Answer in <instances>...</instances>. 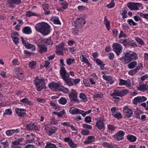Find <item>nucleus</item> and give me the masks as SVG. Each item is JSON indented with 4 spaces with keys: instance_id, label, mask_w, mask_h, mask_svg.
Instances as JSON below:
<instances>
[{
    "instance_id": "nucleus-1",
    "label": "nucleus",
    "mask_w": 148,
    "mask_h": 148,
    "mask_svg": "<svg viewBox=\"0 0 148 148\" xmlns=\"http://www.w3.org/2000/svg\"><path fill=\"white\" fill-rule=\"evenodd\" d=\"M35 27L37 31L41 33L43 36L48 34L51 31L50 26L45 22H42L37 24Z\"/></svg>"
},
{
    "instance_id": "nucleus-2",
    "label": "nucleus",
    "mask_w": 148,
    "mask_h": 148,
    "mask_svg": "<svg viewBox=\"0 0 148 148\" xmlns=\"http://www.w3.org/2000/svg\"><path fill=\"white\" fill-rule=\"evenodd\" d=\"M60 76L64 83L69 86H73V79L70 78L69 73H67L64 67H61L60 70Z\"/></svg>"
},
{
    "instance_id": "nucleus-3",
    "label": "nucleus",
    "mask_w": 148,
    "mask_h": 148,
    "mask_svg": "<svg viewBox=\"0 0 148 148\" xmlns=\"http://www.w3.org/2000/svg\"><path fill=\"white\" fill-rule=\"evenodd\" d=\"M137 55L134 52L132 53L130 51L126 53L124 56L119 58V60L124 62L125 64L130 63L132 60H136Z\"/></svg>"
},
{
    "instance_id": "nucleus-4",
    "label": "nucleus",
    "mask_w": 148,
    "mask_h": 148,
    "mask_svg": "<svg viewBox=\"0 0 148 148\" xmlns=\"http://www.w3.org/2000/svg\"><path fill=\"white\" fill-rule=\"evenodd\" d=\"M45 80V79L44 78L39 79L38 76L36 77L34 82L37 91H40L45 88V83L44 81Z\"/></svg>"
},
{
    "instance_id": "nucleus-5",
    "label": "nucleus",
    "mask_w": 148,
    "mask_h": 148,
    "mask_svg": "<svg viewBox=\"0 0 148 148\" xmlns=\"http://www.w3.org/2000/svg\"><path fill=\"white\" fill-rule=\"evenodd\" d=\"M119 42L122 44L125 47L127 45L131 46L133 47H136L137 45L135 43H132V41L129 40L128 39H125L124 40L120 39Z\"/></svg>"
},
{
    "instance_id": "nucleus-6",
    "label": "nucleus",
    "mask_w": 148,
    "mask_h": 148,
    "mask_svg": "<svg viewBox=\"0 0 148 148\" xmlns=\"http://www.w3.org/2000/svg\"><path fill=\"white\" fill-rule=\"evenodd\" d=\"M142 5V4L141 3L129 2L127 3V6L131 10H138L139 7Z\"/></svg>"
},
{
    "instance_id": "nucleus-7",
    "label": "nucleus",
    "mask_w": 148,
    "mask_h": 148,
    "mask_svg": "<svg viewBox=\"0 0 148 148\" xmlns=\"http://www.w3.org/2000/svg\"><path fill=\"white\" fill-rule=\"evenodd\" d=\"M112 47L113 50L116 53V55L119 56L123 49L122 46L119 43H114Z\"/></svg>"
},
{
    "instance_id": "nucleus-8",
    "label": "nucleus",
    "mask_w": 148,
    "mask_h": 148,
    "mask_svg": "<svg viewBox=\"0 0 148 148\" xmlns=\"http://www.w3.org/2000/svg\"><path fill=\"white\" fill-rule=\"evenodd\" d=\"M71 92L69 95V97L71 102L73 101L79 103L77 99V93L74 89L71 90Z\"/></svg>"
},
{
    "instance_id": "nucleus-9",
    "label": "nucleus",
    "mask_w": 148,
    "mask_h": 148,
    "mask_svg": "<svg viewBox=\"0 0 148 148\" xmlns=\"http://www.w3.org/2000/svg\"><path fill=\"white\" fill-rule=\"evenodd\" d=\"M86 23L85 19L82 18L77 19L75 23L74 24L75 27H77L78 28H82Z\"/></svg>"
},
{
    "instance_id": "nucleus-10",
    "label": "nucleus",
    "mask_w": 148,
    "mask_h": 148,
    "mask_svg": "<svg viewBox=\"0 0 148 148\" xmlns=\"http://www.w3.org/2000/svg\"><path fill=\"white\" fill-rule=\"evenodd\" d=\"M128 92V90L127 89L121 90H115L113 93L112 94L111 96H114L123 97Z\"/></svg>"
},
{
    "instance_id": "nucleus-11",
    "label": "nucleus",
    "mask_w": 148,
    "mask_h": 148,
    "mask_svg": "<svg viewBox=\"0 0 148 148\" xmlns=\"http://www.w3.org/2000/svg\"><path fill=\"white\" fill-rule=\"evenodd\" d=\"M104 120L102 118H99L97 119V122L96 123V126L99 129L101 130L105 128L104 123Z\"/></svg>"
},
{
    "instance_id": "nucleus-12",
    "label": "nucleus",
    "mask_w": 148,
    "mask_h": 148,
    "mask_svg": "<svg viewBox=\"0 0 148 148\" xmlns=\"http://www.w3.org/2000/svg\"><path fill=\"white\" fill-rule=\"evenodd\" d=\"M21 38L22 43L26 48L32 49V50L33 51L35 50L36 47L34 45L29 44L28 42L26 41L23 37H21Z\"/></svg>"
},
{
    "instance_id": "nucleus-13",
    "label": "nucleus",
    "mask_w": 148,
    "mask_h": 148,
    "mask_svg": "<svg viewBox=\"0 0 148 148\" xmlns=\"http://www.w3.org/2000/svg\"><path fill=\"white\" fill-rule=\"evenodd\" d=\"M147 98L144 96H138L134 98L132 100L133 104L137 105L138 103H140L145 101Z\"/></svg>"
},
{
    "instance_id": "nucleus-14",
    "label": "nucleus",
    "mask_w": 148,
    "mask_h": 148,
    "mask_svg": "<svg viewBox=\"0 0 148 148\" xmlns=\"http://www.w3.org/2000/svg\"><path fill=\"white\" fill-rule=\"evenodd\" d=\"M26 111L24 109L17 108L15 109L16 114L20 117H23L26 115Z\"/></svg>"
},
{
    "instance_id": "nucleus-15",
    "label": "nucleus",
    "mask_w": 148,
    "mask_h": 148,
    "mask_svg": "<svg viewBox=\"0 0 148 148\" xmlns=\"http://www.w3.org/2000/svg\"><path fill=\"white\" fill-rule=\"evenodd\" d=\"M125 133L123 131L120 130L115 134L113 136L117 140H120L123 139Z\"/></svg>"
},
{
    "instance_id": "nucleus-16",
    "label": "nucleus",
    "mask_w": 148,
    "mask_h": 148,
    "mask_svg": "<svg viewBox=\"0 0 148 148\" xmlns=\"http://www.w3.org/2000/svg\"><path fill=\"white\" fill-rule=\"evenodd\" d=\"M61 86L60 84L55 82L51 83L49 85V88L52 90H59L60 89Z\"/></svg>"
},
{
    "instance_id": "nucleus-17",
    "label": "nucleus",
    "mask_w": 148,
    "mask_h": 148,
    "mask_svg": "<svg viewBox=\"0 0 148 148\" xmlns=\"http://www.w3.org/2000/svg\"><path fill=\"white\" fill-rule=\"evenodd\" d=\"M123 111L124 114L127 116V117H131L133 114L132 110L128 108L126 106L124 107Z\"/></svg>"
},
{
    "instance_id": "nucleus-18",
    "label": "nucleus",
    "mask_w": 148,
    "mask_h": 148,
    "mask_svg": "<svg viewBox=\"0 0 148 148\" xmlns=\"http://www.w3.org/2000/svg\"><path fill=\"white\" fill-rule=\"evenodd\" d=\"M27 130H38V127L35 126L33 123H31L29 124H27L25 127Z\"/></svg>"
},
{
    "instance_id": "nucleus-19",
    "label": "nucleus",
    "mask_w": 148,
    "mask_h": 148,
    "mask_svg": "<svg viewBox=\"0 0 148 148\" xmlns=\"http://www.w3.org/2000/svg\"><path fill=\"white\" fill-rule=\"evenodd\" d=\"M45 129L47 131L48 134L49 136H51L55 133L56 131L57 130L54 127H46Z\"/></svg>"
},
{
    "instance_id": "nucleus-20",
    "label": "nucleus",
    "mask_w": 148,
    "mask_h": 148,
    "mask_svg": "<svg viewBox=\"0 0 148 148\" xmlns=\"http://www.w3.org/2000/svg\"><path fill=\"white\" fill-rule=\"evenodd\" d=\"M38 47L39 48V52L41 54L46 52L47 51V47L45 45L40 44H38Z\"/></svg>"
},
{
    "instance_id": "nucleus-21",
    "label": "nucleus",
    "mask_w": 148,
    "mask_h": 148,
    "mask_svg": "<svg viewBox=\"0 0 148 148\" xmlns=\"http://www.w3.org/2000/svg\"><path fill=\"white\" fill-rule=\"evenodd\" d=\"M8 2L10 7H13L14 4L18 5L21 2V0H8Z\"/></svg>"
},
{
    "instance_id": "nucleus-22",
    "label": "nucleus",
    "mask_w": 148,
    "mask_h": 148,
    "mask_svg": "<svg viewBox=\"0 0 148 148\" xmlns=\"http://www.w3.org/2000/svg\"><path fill=\"white\" fill-rule=\"evenodd\" d=\"M81 55H82L80 56V59L81 61L82 62H84L85 63H87L88 66H91V65L90 63L88 60L87 59L86 56L83 55L82 53H81Z\"/></svg>"
},
{
    "instance_id": "nucleus-23",
    "label": "nucleus",
    "mask_w": 148,
    "mask_h": 148,
    "mask_svg": "<svg viewBox=\"0 0 148 148\" xmlns=\"http://www.w3.org/2000/svg\"><path fill=\"white\" fill-rule=\"evenodd\" d=\"M20 101L23 103H25L28 105L32 106L33 105V103L29 101V99L27 98H25L20 100Z\"/></svg>"
},
{
    "instance_id": "nucleus-24",
    "label": "nucleus",
    "mask_w": 148,
    "mask_h": 148,
    "mask_svg": "<svg viewBox=\"0 0 148 148\" xmlns=\"http://www.w3.org/2000/svg\"><path fill=\"white\" fill-rule=\"evenodd\" d=\"M102 77L103 79L109 82L110 84H112L114 82V80H112V77L110 76L103 75Z\"/></svg>"
},
{
    "instance_id": "nucleus-25",
    "label": "nucleus",
    "mask_w": 148,
    "mask_h": 148,
    "mask_svg": "<svg viewBox=\"0 0 148 148\" xmlns=\"http://www.w3.org/2000/svg\"><path fill=\"white\" fill-rule=\"evenodd\" d=\"M79 109L75 108L74 107L71 108L69 111V112L73 114H79Z\"/></svg>"
},
{
    "instance_id": "nucleus-26",
    "label": "nucleus",
    "mask_w": 148,
    "mask_h": 148,
    "mask_svg": "<svg viewBox=\"0 0 148 148\" xmlns=\"http://www.w3.org/2000/svg\"><path fill=\"white\" fill-rule=\"evenodd\" d=\"M23 32L26 34H29L31 33L32 31L31 28L29 26L24 27L22 30Z\"/></svg>"
},
{
    "instance_id": "nucleus-27",
    "label": "nucleus",
    "mask_w": 148,
    "mask_h": 148,
    "mask_svg": "<svg viewBox=\"0 0 148 148\" xmlns=\"http://www.w3.org/2000/svg\"><path fill=\"white\" fill-rule=\"evenodd\" d=\"M95 139V137L93 136H90L88 137L87 140L84 142L86 144H88L94 142Z\"/></svg>"
},
{
    "instance_id": "nucleus-28",
    "label": "nucleus",
    "mask_w": 148,
    "mask_h": 148,
    "mask_svg": "<svg viewBox=\"0 0 148 148\" xmlns=\"http://www.w3.org/2000/svg\"><path fill=\"white\" fill-rule=\"evenodd\" d=\"M138 89L140 91H145L148 89V86L146 84H143L140 85L138 87Z\"/></svg>"
},
{
    "instance_id": "nucleus-29",
    "label": "nucleus",
    "mask_w": 148,
    "mask_h": 148,
    "mask_svg": "<svg viewBox=\"0 0 148 148\" xmlns=\"http://www.w3.org/2000/svg\"><path fill=\"white\" fill-rule=\"evenodd\" d=\"M127 138L128 140L132 142H135L136 140V136L131 134L127 135Z\"/></svg>"
},
{
    "instance_id": "nucleus-30",
    "label": "nucleus",
    "mask_w": 148,
    "mask_h": 148,
    "mask_svg": "<svg viewBox=\"0 0 148 148\" xmlns=\"http://www.w3.org/2000/svg\"><path fill=\"white\" fill-rule=\"evenodd\" d=\"M23 74V71H21L17 74H15V75H14V76L19 79L21 80L23 78L24 75Z\"/></svg>"
},
{
    "instance_id": "nucleus-31",
    "label": "nucleus",
    "mask_w": 148,
    "mask_h": 148,
    "mask_svg": "<svg viewBox=\"0 0 148 148\" xmlns=\"http://www.w3.org/2000/svg\"><path fill=\"white\" fill-rule=\"evenodd\" d=\"M52 113L58 115V117L60 118L62 117V115L65 113V112L64 110H63L59 112H53Z\"/></svg>"
},
{
    "instance_id": "nucleus-32",
    "label": "nucleus",
    "mask_w": 148,
    "mask_h": 148,
    "mask_svg": "<svg viewBox=\"0 0 148 148\" xmlns=\"http://www.w3.org/2000/svg\"><path fill=\"white\" fill-rule=\"evenodd\" d=\"M137 64L136 62L133 61L128 64V66L129 69H132L136 66Z\"/></svg>"
},
{
    "instance_id": "nucleus-33",
    "label": "nucleus",
    "mask_w": 148,
    "mask_h": 148,
    "mask_svg": "<svg viewBox=\"0 0 148 148\" xmlns=\"http://www.w3.org/2000/svg\"><path fill=\"white\" fill-rule=\"evenodd\" d=\"M104 24L106 25L108 30H109L110 28L109 21L106 18V17L104 18Z\"/></svg>"
},
{
    "instance_id": "nucleus-34",
    "label": "nucleus",
    "mask_w": 148,
    "mask_h": 148,
    "mask_svg": "<svg viewBox=\"0 0 148 148\" xmlns=\"http://www.w3.org/2000/svg\"><path fill=\"white\" fill-rule=\"evenodd\" d=\"M142 113L143 112L142 111L138 108H137L136 110L134 112L135 116L137 118H138L139 119H140V117H139V115L140 114H142Z\"/></svg>"
},
{
    "instance_id": "nucleus-35",
    "label": "nucleus",
    "mask_w": 148,
    "mask_h": 148,
    "mask_svg": "<svg viewBox=\"0 0 148 148\" xmlns=\"http://www.w3.org/2000/svg\"><path fill=\"white\" fill-rule=\"evenodd\" d=\"M45 148H58L55 145L53 144L48 142L47 143Z\"/></svg>"
},
{
    "instance_id": "nucleus-36",
    "label": "nucleus",
    "mask_w": 148,
    "mask_h": 148,
    "mask_svg": "<svg viewBox=\"0 0 148 148\" xmlns=\"http://www.w3.org/2000/svg\"><path fill=\"white\" fill-rule=\"evenodd\" d=\"M127 11V9L126 7L124 8H123V12L121 13V15L122 16V18L125 19L127 17V16L126 15Z\"/></svg>"
},
{
    "instance_id": "nucleus-37",
    "label": "nucleus",
    "mask_w": 148,
    "mask_h": 148,
    "mask_svg": "<svg viewBox=\"0 0 148 148\" xmlns=\"http://www.w3.org/2000/svg\"><path fill=\"white\" fill-rule=\"evenodd\" d=\"M36 64V62L32 61L29 62V67L32 69L34 68Z\"/></svg>"
},
{
    "instance_id": "nucleus-38",
    "label": "nucleus",
    "mask_w": 148,
    "mask_h": 148,
    "mask_svg": "<svg viewBox=\"0 0 148 148\" xmlns=\"http://www.w3.org/2000/svg\"><path fill=\"white\" fill-rule=\"evenodd\" d=\"M147 8V9L148 10V7ZM138 14L142 18H144L145 19L148 20V13H145V14H144L142 12H138Z\"/></svg>"
},
{
    "instance_id": "nucleus-39",
    "label": "nucleus",
    "mask_w": 148,
    "mask_h": 148,
    "mask_svg": "<svg viewBox=\"0 0 148 148\" xmlns=\"http://www.w3.org/2000/svg\"><path fill=\"white\" fill-rule=\"evenodd\" d=\"M75 27V28H73V32L75 35H77L79 30L82 28H78L77 27Z\"/></svg>"
},
{
    "instance_id": "nucleus-40",
    "label": "nucleus",
    "mask_w": 148,
    "mask_h": 148,
    "mask_svg": "<svg viewBox=\"0 0 148 148\" xmlns=\"http://www.w3.org/2000/svg\"><path fill=\"white\" fill-rule=\"evenodd\" d=\"M135 40L139 44L141 45H144L145 44L143 41L140 38L138 37H136L135 38Z\"/></svg>"
},
{
    "instance_id": "nucleus-41",
    "label": "nucleus",
    "mask_w": 148,
    "mask_h": 148,
    "mask_svg": "<svg viewBox=\"0 0 148 148\" xmlns=\"http://www.w3.org/2000/svg\"><path fill=\"white\" fill-rule=\"evenodd\" d=\"M59 102L62 105L65 104L67 102L66 99L62 97L59 100Z\"/></svg>"
},
{
    "instance_id": "nucleus-42",
    "label": "nucleus",
    "mask_w": 148,
    "mask_h": 148,
    "mask_svg": "<svg viewBox=\"0 0 148 148\" xmlns=\"http://www.w3.org/2000/svg\"><path fill=\"white\" fill-rule=\"evenodd\" d=\"M79 97L82 99H83V101L84 102H86L87 100V97L85 94L84 93H80L79 96Z\"/></svg>"
},
{
    "instance_id": "nucleus-43",
    "label": "nucleus",
    "mask_w": 148,
    "mask_h": 148,
    "mask_svg": "<svg viewBox=\"0 0 148 148\" xmlns=\"http://www.w3.org/2000/svg\"><path fill=\"white\" fill-rule=\"evenodd\" d=\"M12 111L11 109H7L5 110V112L3 114V116L5 115H11L12 114Z\"/></svg>"
},
{
    "instance_id": "nucleus-44",
    "label": "nucleus",
    "mask_w": 148,
    "mask_h": 148,
    "mask_svg": "<svg viewBox=\"0 0 148 148\" xmlns=\"http://www.w3.org/2000/svg\"><path fill=\"white\" fill-rule=\"evenodd\" d=\"M50 105L53 108H54L55 110H59V106H58V105L56 104L55 103H53L52 102H51L50 103Z\"/></svg>"
},
{
    "instance_id": "nucleus-45",
    "label": "nucleus",
    "mask_w": 148,
    "mask_h": 148,
    "mask_svg": "<svg viewBox=\"0 0 148 148\" xmlns=\"http://www.w3.org/2000/svg\"><path fill=\"white\" fill-rule=\"evenodd\" d=\"M75 61V60L74 59H72L71 58H67L66 60L67 64L68 65H71L74 61Z\"/></svg>"
},
{
    "instance_id": "nucleus-46",
    "label": "nucleus",
    "mask_w": 148,
    "mask_h": 148,
    "mask_svg": "<svg viewBox=\"0 0 148 148\" xmlns=\"http://www.w3.org/2000/svg\"><path fill=\"white\" fill-rule=\"evenodd\" d=\"M53 21L55 24H61V23L58 17H56L53 18Z\"/></svg>"
},
{
    "instance_id": "nucleus-47",
    "label": "nucleus",
    "mask_w": 148,
    "mask_h": 148,
    "mask_svg": "<svg viewBox=\"0 0 148 148\" xmlns=\"http://www.w3.org/2000/svg\"><path fill=\"white\" fill-rule=\"evenodd\" d=\"M21 71H23L19 67H17L15 68L14 71V75H15V74H17Z\"/></svg>"
},
{
    "instance_id": "nucleus-48",
    "label": "nucleus",
    "mask_w": 148,
    "mask_h": 148,
    "mask_svg": "<svg viewBox=\"0 0 148 148\" xmlns=\"http://www.w3.org/2000/svg\"><path fill=\"white\" fill-rule=\"evenodd\" d=\"M14 132L13 130H8L6 131V134L8 136H11L14 133Z\"/></svg>"
},
{
    "instance_id": "nucleus-49",
    "label": "nucleus",
    "mask_w": 148,
    "mask_h": 148,
    "mask_svg": "<svg viewBox=\"0 0 148 148\" xmlns=\"http://www.w3.org/2000/svg\"><path fill=\"white\" fill-rule=\"evenodd\" d=\"M112 115L114 117L118 119H121L122 117V115L120 113H117L116 114H112Z\"/></svg>"
},
{
    "instance_id": "nucleus-50",
    "label": "nucleus",
    "mask_w": 148,
    "mask_h": 148,
    "mask_svg": "<svg viewBox=\"0 0 148 148\" xmlns=\"http://www.w3.org/2000/svg\"><path fill=\"white\" fill-rule=\"evenodd\" d=\"M11 38L13 39V42L16 44L17 45L18 43L19 39L18 37L12 36Z\"/></svg>"
},
{
    "instance_id": "nucleus-51",
    "label": "nucleus",
    "mask_w": 148,
    "mask_h": 148,
    "mask_svg": "<svg viewBox=\"0 0 148 148\" xmlns=\"http://www.w3.org/2000/svg\"><path fill=\"white\" fill-rule=\"evenodd\" d=\"M36 15V14L31 12L30 11H27L26 12V16L28 17H30L32 16Z\"/></svg>"
},
{
    "instance_id": "nucleus-52",
    "label": "nucleus",
    "mask_w": 148,
    "mask_h": 148,
    "mask_svg": "<svg viewBox=\"0 0 148 148\" xmlns=\"http://www.w3.org/2000/svg\"><path fill=\"white\" fill-rule=\"evenodd\" d=\"M115 5V3L114 2V0L111 1V2L108 4L107 6L109 8H113Z\"/></svg>"
},
{
    "instance_id": "nucleus-53",
    "label": "nucleus",
    "mask_w": 148,
    "mask_h": 148,
    "mask_svg": "<svg viewBox=\"0 0 148 148\" xmlns=\"http://www.w3.org/2000/svg\"><path fill=\"white\" fill-rule=\"evenodd\" d=\"M127 22L130 25H132L133 26H135L137 24V23H135L132 19H128L127 21Z\"/></svg>"
},
{
    "instance_id": "nucleus-54",
    "label": "nucleus",
    "mask_w": 148,
    "mask_h": 148,
    "mask_svg": "<svg viewBox=\"0 0 148 148\" xmlns=\"http://www.w3.org/2000/svg\"><path fill=\"white\" fill-rule=\"evenodd\" d=\"M62 87L63 88H60V89L59 90L62 91L65 93H68L69 90L67 88H65L63 86H62Z\"/></svg>"
},
{
    "instance_id": "nucleus-55",
    "label": "nucleus",
    "mask_w": 148,
    "mask_h": 148,
    "mask_svg": "<svg viewBox=\"0 0 148 148\" xmlns=\"http://www.w3.org/2000/svg\"><path fill=\"white\" fill-rule=\"evenodd\" d=\"M83 127L84 128L87 129L89 130H91L92 129V127L91 125L86 124H84L83 125Z\"/></svg>"
},
{
    "instance_id": "nucleus-56",
    "label": "nucleus",
    "mask_w": 148,
    "mask_h": 148,
    "mask_svg": "<svg viewBox=\"0 0 148 148\" xmlns=\"http://www.w3.org/2000/svg\"><path fill=\"white\" fill-rule=\"evenodd\" d=\"M47 39H43V38H40L39 39L38 41L40 43H46L47 42Z\"/></svg>"
},
{
    "instance_id": "nucleus-57",
    "label": "nucleus",
    "mask_w": 148,
    "mask_h": 148,
    "mask_svg": "<svg viewBox=\"0 0 148 148\" xmlns=\"http://www.w3.org/2000/svg\"><path fill=\"white\" fill-rule=\"evenodd\" d=\"M73 79V85L74 84H78L80 81V79L79 78H77L75 79Z\"/></svg>"
},
{
    "instance_id": "nucleus-58",
    "label": "nucleus",
    "mask_w": 148,
    "mask_h": 148,
    "mask_svg": "<svg viewBox=\"0 0 148 148\" xmlns=\"http://www.w3.org/2000/svg\"><path fill=\"white\" fill-rule=\"evenodd\" d=\"M138 71L135 69L133 70H130L129 72L128 73L130 75H133L135 74Z\"/></svg>"
},
{
    "instance_id": "nucleus-59",
    "label": "nucleus",
    "mask_w": 148,
    "mask_h": 148,
    "mask_svg": "<svg viewBox=\"0 0 148 148\" xmlns=\"http://www.w3.org/2000/svg\"><path fill=\"white\" fill-rule=\"evenodd\" d=\"M89 133V131L87 130H83L82 131V134L84 135H88Z\"/></svg>"
},
{
    "instance_id": "nucleus-60",
    "label": "nucleus",
    "mask_w": 148,
    "mask_h": 148,
    "mask_svg": "<svg viewBox=\"0 0 148 148\" xmlns=\"http://www.w3.org/2000/svg\"><path fill=\"white\" fill-rule=\"evenodd\" d=\"M68 143L70 147H72L75 148L77 146V145L74 144L71 140Z\"/></svg>"
},
{
    "instance_id": "nucleus-61",
    "label": "nucleus",
    "mask_w": 148,
    "mask_h": 148,
    "mask_svg": "<svg viewBox=\"0 0 148 148\" xmlns=\"http://www.w3.org/2000/svg\"><path fill=\"white\" fill-rule=\"evenodd\" d=\"M64 43L63 42H61L60 44L56 46V47L57 48V50L58 49H64L63 47H64Z\"/></svg>"
},
{
    "instance_id": "nucleus-62",
    "label": "nucleus",
    "mask_w": 148,
    "mask_h": 148,
    "mask_svg": "<svg viewBox=\"0 0 148 148\" xmlns=\"http://www.w3.org/2000/svg\"><path fill=\"white\" fill-rule=\"evenodd\" d=\"M126 84V80L122 79H120V82L119 84L120 85H125Z\"/></svg>"
},
{
    "instance_id": "nucleus-63",
    "label": "nucleus",
    "mask_w": 148,
    "mask_h": 148,
    "mask_svg": "<svg viewBox=\"0 0 148 148\" xmlns=\"http://www.w3.org/2000/svg\"><path fill=\"white\" fill-rule=\"evenodd\" d=\"M123 37L126 38L127 36L125 34L123 31H121L120 34L119 35V38H120Z\"/></svg>"
},
{
    "instance_id": "nucleus-64",
    "label": "nucleus",
    "mask_w": 148,
    "mask_h": 148,
    "mask_svg": "<svg viewBox=\"0 0 148 148\" xmlns=\"http://www.w3.org/2000/svg\"><path fill=\"white\" fill-rule=\"evenodd\" d=\"M85 121L87 123H89L91 121V117L90 116L86 117L85 118Z\"/></svg>"
}]
</instances>
